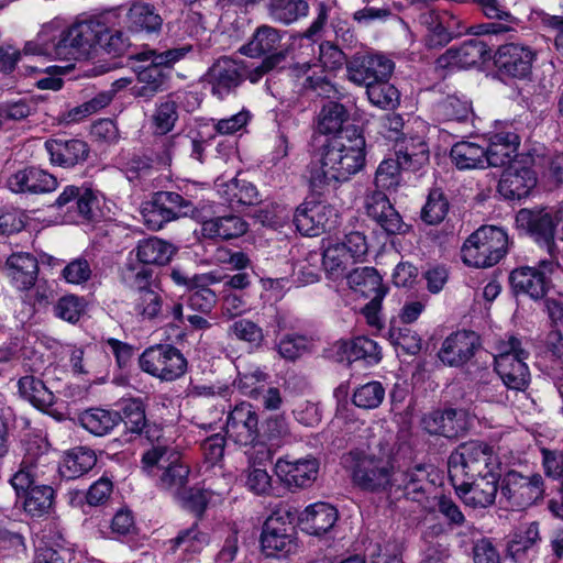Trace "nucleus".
Masks as SVG:
<instances>
[{
  "label": "nucleus",
  "mask_w": 563,
  "mask_h": 563,
  "mask_svg": "<svg viewBox=\"0 0 563 563\" xmlns=\"http://www.w3.org/2000/svg\"><path fill=\"white\" fill-rule=\"evenodd\" d=\"M365 140L353 131L341 132L329 139L320 148L319 166L311 169L310 185L319 194L336 188L358 173L365 163Z\"/></svg>",
  "instance_id": "nucleus-1"
},
{
  "label": "nucleus",
  "mask_w": 563,
  "mask_h": 563,
  "mask_svg": "<svg viewBox=\"0 0 563 563\" xmlns=\"http://www.w3.org/2000/svg\"><path fill=\"white\" fill-rule=\"evenodd\" d=\"M349 460L352 481L361 489L379 493L391 487L395 473L394 446L388 440H380L366 451H352Z\"/></svg>",
  "instance_id": "nucleus-2"
},
{
  "label": "nucleus",
  "mask_w": 563,
  "mask_h": 563,
  "mask_svg": "<svg viewBox=\"0 0 563 563\" xmlns=\"http://www.w3.org/2000/svg\"><path fill=\"white\" fill-rule=\"evenodd\" d=\"M57 31H54L55 45L51 52L56 58L76 60L90 57L97 51L101 36L107 32V25L99 19H89L76 22L70 26H63L60 20H53Z\"/></svg>",
  "instance_id": "nucleus-3"
},
{
  "label": "nucleus",
  "mask_w": 563,
  "mask_h": 563,
  "mask_svg": "<svg viewBox=\"0 0 563 563\" xmlns=\"http://www.w3.org/2000/svg\"><path fill=\"white\" fill-rule=\"evenodd\" d=\"M500 465L494 448L481 441L460 444L451 453L448 462L452 483L500 474Z\"/></svg>",
  "instance_id": "nucleus-4"
},
{
  "label": "nucleus",
  "mask_w": 563,
  "mask_h": 563,
  "mask_svg": "<svg viewBox=\"0 0 563 563\" xmlns=\"http://www.w3.org/2000/svg\"><path fill=\"white\" fill-rule=\"evenodd\" d=\"M142 463L147 474L155 478L159 489L175 497H183L190 470L179 460L174 449L161 443L153 445L143 454Z\"/></svg>",
  "instance_id": "nucleus-5"
},
{
  "label": "nucleus",
  "mask_w": 563,
  "mask_h": 563,
  "mask_svg": "<svg viewBox=\"0 0 563 563\" xmlns=\"http://www.w3.org/2000/svg\"><path fill=\"white\" fill-rule=\"evenodd\" d=\"M529 353L521 346V341L510 335L496 345L494 356L495 371L503 385L512 390H525L530 382V372L526 363Z\"/></svg>",
  "instance_id": "nucleus-6"
},
{
  "label": "nucleus",
  "mask_w": 563,
  "mask_h": 563,
  "mask_svg": "<svg viewBox=\"0 0 563 563\" xmlns=\"http://www.w3.org/2000/svg\"><path fill=\"white\" fill-rule=\"evenodd\" d=\"M507 245L508 236L503 229L482 227L465 241L462 258L468 266L490 267L505 256Z\"/></svg>",
  "instance_id": "nucleus-7"
},
{
  "label": "nucleus",
  "mask_w": 563,
  "mask_h": 563,
  "mask_svg": "<svg viewBox=\"0 0 563 563\" xmlns=\"http://www.w3.org/2000/svg\"><path fill=\"white\" fill-rule=\"evenodd\" d=\"M291 510L279 505L265 520L261 533V548L266 556L284 558L297 551V538Z\"/></svg>",
  "instance_id": "nucleus-8"
},
{
  "label": "nucleus",
  "mask_w": 563,
  "mask_h": 563,
  "mask_svg": "<svg viewBox=\"0 0 563 563\" xmlns=\"http://www.w3.org/2000/svg\"><path fill=\"white\" fill-rule=\"evenodd\" d=\"M195 212L192 202L174 191H157L152 199L142 203L141 214L144 224L153 231L166 223L188 217Z\"/></svg>",
  "instance_id": "nucleus-9"
},
{
  "label": "nucleus",
  "mask_w": 563,
  "mask_h": 563,
  "mask_svg": "<svg viewBox=\"0 0 563 563\" xmlns=\"http://www.w3.org/2000/svg\"><path fill=\"white\" fill-rule=\"evenodd\" d=\"M140 367L162 382H173L185 375L187 360L170 344H156L147 347L139 358Z\"/></svg>",
  "instance_id": "nucleus-10"
},
{
  "label": "nucleus",
  "mask_w": 563,
  "mask_h": 563,
  "mask_svg": "<svg viewBox=\"0 0 563 563\" xmlns=\"http://www.w3.org/2000/svg\"><path fill=\"white\" fill-rule=\"evenodd\" d=\"M244 76L245 67L242 62L222 56L208 68L201 82L210 89L212 96L222 100L236 90Z\"/></svg>",
  "instance_id": "nucleus-11"
},
{
  "label": "nucleus",
  "mask_w": 563,
  "mask_h": 563,
  "mask_svg": "<svg viewBox=\"0 0 563 563\" xmlns=\"http://www.w3.org/2000/svg\"><path fill=\"white\" fill-rule=\"evenodd\" d=\"M393 70V60L380 54L357 53L346 62V78L354 85L365 88L388 80Z\"/></svg>",
  "instance_id": "nucleus-12"
},
{
  "label": "nucleus",
  "mask_w": 563,
  "mask_h": 563,
  "mask_svg": "<svg viewBox=\"0 0 563 563\" xmlns=\"http://www.w3.org/2000/svg\"><path fill=\"white\" fill-rule=\"evenodd\" d=\"M563 260H541L537 267L523 266L510 274V283L517 292H522L533 299L543 298L550 287V276Z\"/></svg>",
  "instance_id": "nucleus-13"
},
{
  "label": "nucleus",
  "mask_w": 563,
  "mask_h": 563,
  "mask_svg": "<svg viewBox=\"0 0 563 563\" xmlns=\"http://www.w3.org/2000/svg\"><path fill=\"white\" fill-rule=\"evenodd\" d=\"M543 478L540 474L525 476L511 471L501 486V495L512 508L525 509L543 497Z\"/></svg>",
  "instance_id": "nucleus-14"
},
{
  "label": "nucleus",
  "mask_w": 563,
  "mask_h": 563,
  "mask_svg": "<svg viewBox=\"0 0 563 563\" xmlns=\"http://www.w3.org/2000/svg\"><path fill=\"white\" fill-rule=\"evenodd\" d=\"M466 33L463 21L449 11L430 10L424 14V47H444L453 38Z\"/></svg>",
  "instance_id": "nucleus-15"
},
{
  "label": "nucleus",
  "mask_w": 563,
  "mask_h": 563,
  "mask_svg": "<svg viewBox=\"0 0 563 563\" xmlns=\"http://www.w3.org/2000/svg\"><path fill=\"white\" fill-rule=\"evenodd\" d=\"M225 435L240 446L254 444L260 439L258 415L253 405L242 401L234 406L227 418Z\"/></svg>",
  "instance_id": "nucleus-16"
},
{
  "label": "nucleus",
  "mask_w": 563,
  "mask_h": 563,
  "mask_svg": "<svg viewBox=\"0 0 563 563\" xmlns=\"http://www.w3.org/2000/svg\"><path fill=\"white\" fill-rule=\"evenodd\" d=\"M335 219V209L320 201H305L294 214L296 229L308 236H316L330 230L334 225Z\"/></svg>",
  "instance_id": "nucleus-17"
},
{
  "label": "nucleus",
  "mask_w": 563,
  "mask_h": 563,
  "mask_svg": "<svg viewBox=\"0 0 563 563\" xmlns=\"http://www.w3.org/2000/svg\"><path fill=\"white\" fill-rule=\"evenodd\" d=\"M500 474L452 483L456 495L465 506L484 509L494 505Z\"/></svg>",
  "instance_id": "nucleus-18"
},
{
  "label": "nucleus",
  "mask_w": 563,
  "mask_h": 563,
  "mask_svg": "<svg viewBox=\"0 0 563 563\" xmlns=\"http://www.w3.org/2000/svg\"><path fill=\"white\" fill-rule=\"evenodd\" d=\"M534 59V51L519 43L500 45L494 56L498 70L514 78H526L531 73Z\"/></svg>",
  "instance_id": "nucleus-19"
},
{
  "label": "nucleus",
  "mask_w": 563,
  "mask_h": 563,
  "mask_svg": "<svg viewBox=\"0 0 563 563\" xmlns=\"http://www.w3.org/2000/svg\"><path fill=\"white\" fill-rule=\"evenodd\" d=\"M318 471L319 462L314 457H279L275 463V474L290 489L310 486L317 479Z\"/></svg>",
  "instance_id": "nucleus-20"
},
{
  "label": "nucleus",
  "mask_w": 563,
  "mask_h": 563,
  "mask_svg": "<svg viewBox=\"0 0 563 563\" xmlns=\"http://www.w3.org/2000/svg\"><path fill=\"white\" fill-rule=\"evenodd\" d=\"M8 188L15 194L42 195L58 187L57 178L38 167L30 166L12 174L7 180Z\"/></svg>",
  "instance_id": "nucleus-21"
},
{
  "label": "nucleus",
  "mask_w": 563,
  "mask_h": 563,
  "mask_svg": "<svg viewBox=\"0 0 563 563\" xmlns=\"http://www.w3.org/2000/svg\"><path fill=\"white\" fill-rule=\"evenodd\" d=\"M478 336L473 331H457L449 335L438 353L440 361L449 366H462L475 354Z\"/></svg>",
  "instance_id": "nucleus-22"
},
{
  "label": "nucleus",
  "mask_w": 563,
  "mask_h": 563,
  "mask_svg": "<svg viewBox=\"0 0 563 563\" xmlns=\"http://www.w3.org/2000/svg\"><path fill=\"white\" fill-rule=\"evenodd\" d=\"M45 150L52 164L70 168L87 161L88 144L79 139H51L45 142Z\"/></svg>",
  "instance_id": "nucleus-23"
},
{
  "label": "nucleus",
  "mask_w": 563,
  "mask_h": 563,
  "mask_svg": "<svg viewBox=\"0 0 563 563\" xmlns=\"http://www.w3.org/2000/svg\"><path fill=\"white\" fill-rule=\"evenodd\" d=\"M365 206L367 214L387 233L397 234L402 232L405 224L401 217L382 190H376L368 195Z\"/></svg>",
  "instance_id": "nucleus-24"
},
{
  "label": "nucleus",
  "mask_w": 563,
  "mask_h": 563,
  "mask_svg": "<svg viewBox=\"0 0 563 563\" xmlns=\"http://www.w3.org/2000/svg\"><path fill=\"white\" fill-rule=\"evenodd\" d=\"M536 184L537 178L533 170L528 167L510 165L501 175L498 191L506 199H521L529 195Z\"/></svg>",
  "instance_id": "nucleus-25"
},
{
  "label": "nucleus",
  "mask_w": 563,
  "mask_h": 563,
  "mask_svg": "<svg viewBox=\"0 0 563 563\" xmlns=\"http://www.w3.org/2000/svg\"><path fill=\"white\" fill-rule=\"evenodd\" d=\"M75 201L78 214L85 220H92L99 209L100 194L90 187L66 186L56 198L54 206L63 208Z\"/></svg>",
  "instance_id": "nucleus-26"
},
{
  "label": "nucleus",
  "mask_w": 563,
  "mask_h": 563,
  "mask_svg": "<svg viewBox=\"0 0 563 563\" xmlns=\"http://www.w3.org/2000/svg\"><path fill=\"white\" fill-rule=\"evenodd\" d=\"M520 144L519 136L512 131H501L489 136V144L485 147L487 166L504 167L517 156Z\"/></svg>",
  "instance_id": "nucleus-27"
},
{
  "label": "nucleus",
  "mask_w": 563,
  "mask_h": 563,
  "mask_svg": "<svg viewBox=\"0 0 563 563\" xmlns=\"http://www.w3.org/2000/svg\"><path fill=\"white\" fill-rule=\"evenodd\" d=\"M5 269L13 285L18 289L26 290L35 284L38 264L30 253H13L5 262Z\"/></svg>",
  "instance_id": "nucleus-28"
},
{
  "label": "nucleus",
  "mask_w": 563,
  "mask_h": 563,
  "mask_svg": "<svg viewBox=\"0 0 563 563\" xmlns=\"http://www.w3.org/2000/svg\"><path fill=\"white\" fill-rule=\"evenodd\" d=\"M299 520L303 531L321 536L333 528L338 520V511L327 503H316L300 514Z\"/></svg>",
  "instance_id": "nucleus-29"
},
{
  "label": "nucleus",
  "mask_w": 563,
  "mask_h": 563,
  "mask_svg": "<svg viewBox=\"0 0 563 563\" xmlns=\"http://www.w3.org/2000/svg\"><path fill=\"white\" fill-rule=\"evenodd\" d=\"M177 249L172 243L156 236L139 241L132 253L137 261L145 265L164 266L176 254Z\"/></svg>",
  "instance_id": "nucleus-30"
},
{
  "label": "nucleus",
  "mask_w": 563,
  "mask_h": 563,
  "mask_svg": "<svg viewBox=\"0 0 563 563\" xmlns=\"http://www.w3.org/2000/svg\"><path fill=\"white\" fill-rule=\"evenodd\" d=\"M424 429L431 434L456 438L466 430L465 415L461 410L437 411L424 420Z\"/></svg>",
  "instance_id": "nucleus-31"
},
{
  "label": "nucleus",
  "mask_w": 563,
  "mask_h": 563,
  "mask_svg": "<svg viewBox=\"0 0 563 563\" xmlns=\"http://www.w3.org/2000/svg\"><path fill=\"white\" fill-rule=\"evenodd\" d=\"M97 463L91 449L77 446L65 453L58 467L59 474L66 479H76L87 474Z\"/></svg>",
  "instance_id": "nucleus-32"
},
{
  "label": "nucleus",
  "mask_w": 563,
  "mask_h": 563,
  "mask_svg": "<svg viewBox=\"0 0 563 563\" xmlns=\"http://www.w3.org/2000/svg\"><path fill=\"white\" fill-rule=\"evenodd\" d=\"M346 282L350 289L364 297L372 298L377 292L387 294V288L382 284V277L374 267H357L346 274Z\"/></svg>",
  "instance_id": "nucleus-33"
},
{
  "label": "nucleus",
  "mask_w": 563,
  "mask_h": 563,
  "mask_svg": "<svg viewBox=\"0 0 563 563\" xmlns=\"http://www.w3.org/2000/svg\"><path fill=\"white\" fill-rule=\"evenodd\" d=\"M218 191L221 197L232 207L252 206L260 201L256 187L244 179L232 178L230 181L218 180Z\"/></svg>",
  "instance_id": "nucleus-34"
},
{
  "label": "nucleus",
  "mask_w": 563,
  "mask_h": 563,
  "mask_svg": "<svg viewBox=\"0 0 563 563\" xmlns=\"http://www.w3.org/2000/svg\"><path fill=\"white\" fill-rule=\"evenodd\" d=\"M202 234L209 239L231 240L247 231V223L240 217L229 214L202 222Z\"/></svg>",
  "instance_id": "nucleus-35"
},
{
  "label": "nucleus",
  "mask_w": 563,
  "mask_h": 563,
  "mask_svg": "<svg viewBox=\"0 0 563 563\" xmlns=\"http://www.w3.org/2000/svg\"><path fill=\"white\" fill-rule=\"evenodd\" d=\"M486 154L484 146L470 141L456 142L450 152L453 164L461 170L488 167Z\"/></svg>",
  "instance_id": "nucleus-36"
},
{
  "label": "nucleus",
  "mask_w": 563,
  "mask_h": 563,
  "mask_svg": "<svg viewBox=\"0 0 563 563\" xmlns=\"http://www.w3.org/2000/svg\"><path fill=\"white\" fill-rule=\"evenodd\" d=\"M269 18L284 25H290L309 13L306 0H269L267 4Z\"/></svg>",
  "instance_id": "nucleus-37"
},
{
  "label": "nucleus",
  "mask_w": 563,
  "mask_h": 563,
  "mask_svg": "<svg viewBox=\"0 0 563 563\" xmlns=\"http://www.w3.org/2000/svg\"><path fill=\"white\" fill-rule=\"evenodd\" d=\"M355 264L353 255L338 243L330 244L322 254V265L329 278L336 280L346 277L347 269Z\"/></svg>",
  "instance_id": "nucleus-38"
},
{
  "label": "nucleus",
  "mask_w": 563,
  "mask_h": 563,
  "mask_svg": "<svg viewBox=\"0 0 563 563\" xmlns=\"http://www.w3.org/2000/svg\"><path fill=\"white\" fill-rule=\"evenodd\" d=\"M282 41L280 32L269 25H261L254 32L252 40L240 48V52L251 57H257L276 49Z\"/></svg>",
  "instance_id": "nucleus-39"
},
{
  "label": "nucleus",
  "mask_w": 563,
  "mask_h": 563,
  "mask_svg": "<svg viewBox=\"0 0 563 563\" xmlns=\"http://www.w3.org/2000/svg\"><path fill=\"white\" fill-rule=\"evenodd\" d=\"M79 421L90 433L101 437L109 433L121 421V416L117 411L92 408L82 412Z\"/></svg>",
  "instance_id": "nucleus-40"
},
{
  "label": "nucleus",
  "mask_w": 563,
  "mask_h": 563,
  "mask_svg": "<svg viewBox=\"0 0 563 563\" xmlns=\"http://www.w3.org/2000/svg\"><path fill=\"white\" fill-rule=\"evenodd\" d=\"M23 508L32 517L48 515L55 504V490L49 485H36L23 496Z\"/></svg>",
  "instance_id": "nucleus-41"
},
{
  "label": "nucleus",
  "mask_w": 563,
  "mask_h": 563,
  "mask_svg": "<svg viewBox=\"0 0 563 563\" xmlns=\"http://www.w3.org/2000/svg\"><path fill=\"white\" fill-rule=\"evenodd\" d=\"M18 387L21 397L41 410H46L55 401L54 394L41 379L34 376L21 377L18 382Z\"/></svg>",
  "instance_id": "nucleus-42"
},
{
  "label": "nucleus",
  "mask_w": 563,
  "mask_h": 563,
  "mask_svg": "<svg viewBox=\"0 0 563 563\" xmlns=\"http://www.w3.org/2000/svg\"><path fill=\"white\" fill-rule=\"evenodd\" d=\"M343 347L351 361H363L366 365L373 366L382 360L380 346L367 336H356L349 342H344Z\"/></svg>",
  "instance_id": "nucleus-43"
},
{
  "label": "nucleus",
  "mask_w": 563,
  "mask_h": 563,
  "mask_svg": "<svg viewBox=\"0 0 563 563\" xmlns=\"http://www.w3.org/2000/svg\"><path fill=\"white\" fill-rule=\"evenodd\" d=\"M130 29L133 31L156 32L163 24V19L155 8L148 3H135L128 13Z\"/></svg>",
  "instance_id": "nucleus-44"
},
{
  "label": "nucleus",
  "mask_w": 563,
  "mask_h": 563,
  "mask_svg": "<svg viewBox=\"0 0 563 563\" xmlns=\"http://www.w3.org/2000/svg\"><path fill=\"white\" fill-rule=\"evenodd\" d=\"M132 307L134 313L143 321H152L162 312L163 297L155 288L143 289L134 292Z\"/></svg>",
  "instance_id": "nucleus-45"
},
{
  "label": "nucleus",
  "mask_w": 563,
  "mask_h": 563,
  "mask_svg": "<svg viewBox=\"0 0 563 563\" xmlns=\"http://www.w3.org/2000/svg\"><path fill=\"white\" fill-rule=\"evenodd\" d=\"M37 478L38 464L33 457L26 456L11 476L10 484L15 490L16 496L21 497L36 486Z\"/></svg>",
  "instance_id": "nucleus-46"
},
{
  "label": "nucleus",
  "mask_w": 563,
  "mask_h": 563,
  "mask_svg": "<svg viewBox=\"0 0 563 563\" xmlns=\"http://www.w3.org/2000/svg\"><path fill=\"white\" fill-rule=\"evenodd\" d=\"M121 421L132 433H145L148 435L150 429L145 417L144 405L141 399H126L121 407Z\"/></svg>",
  "instance_id": "nucleus-47"
},
{
  "label": "nucleus",
  "mask_w": 563,
  "mask_h": 563,
  "mask_svg": "<svg viewBox=\"0 0 563 563\" xmlns=\"http://www.w3.org/2000/svg\"><path fill=\"white\" fill-rule=\"evenodd\" d=\"M457 68L475 66L489 57L487 45L478 40H470L459 47H452Z\"/></svg>",
  "instance_id": "nucleus-48"
},
{
  "label": "nucleus",
  "mask_w": 563,
  "mask_h": 563,
  "mask_svg": "<svg viewBox=\"0 0 563 563\" xmlns=\"http://www.w3.org/2000/svg\"><path fill=\"white\" fill-rule=\"evenodd\" d=\"M349 113L343 104L335 101L327 102L319 113V130L323 134L341 133L343 123L347 120Z\"/></svg>",
  "instance_id": "nucleus-49"
},
{
  "label": "nucleus",
  "mask_w": 563,
  "mask_h": 563,
  "mask_svg": "<svg viewBox=\"0 0 563 563\" xmlns=\"http://www.w3.org/2000/svg\"><path fill=\"white\" fill-rule=\"evenodd\" d=\"M214 282V277L206 275L203 282L190 289L191 294L188 298L189 308L201 313H209L212 310L217 303L218 297L216 292L209 288V285Z\"/></svg>",
  "instance_id": "nucleus-50"
},
{
  "label": "nucleus",
  "mask_w": 563,
  "mask_h": 563,
  "mask_svg": "<svg viewBox=\"0 0 563 563\" xmlns=\"http://www.w3.org/2000/svg\"><path fill=\"white\" fill-rule=\"evenodd\" d=\"M366 93L371 103L382 109H395L399 103V91L388 80L368 86Z\"/></svg>",
  "instance_id": "nucleus-51"
},
{
  "label": "nucleus",
  "mask_w": 563,
  "mask_h": 563,
  "mask_svg": "<svg viewBox=\"0 0 563 563\" xmlns=\"http://www.w3.org/2000/svg\"><path fill=\"white\" fill-rule=\"evenodd\" d=\"M228 332L236 340L246 342L253 349H258L264 341L263 329L250 319L235 320L230 324Z\"/></svg>",
  "instance_id": "nucleus-52"
},
{
  "label": "nucleus",
  "mask_w": 563,
  "mask_h": 563,
  "mask_svg": "<svg viewBox=\"0 0 563 563\" xmlns=\"http://www.w3.org/2000/svg\"><path fill=\"white\" fill-rule=\"evenodd\" d=\"M385 398V388L380 382H368L357 387L352 397L356 407L363 409H375L380 406Z\"/></svg>",
  "instance_id": "nucleus-53"
},
{
  "label": "nucleus",
  "mask_w": 563,
  "mask_h": 563,
  "mask_svg": "<svg viewBox=\"0 0 563 563\" xmlns=\"http://www.w3.org/2000/svg\"><path fill=\"white\" fill-rule=\"evenodd\" d=\"M191 52L192 45L190 44L174 47L162 53H157L154 49H145L136 55V59L156 63V65H162L163 67H170L177 62L184 59Z\"/></svg>",
  "instance_id": "nucleus-54"
},
{
  "label": "nucleus",
  "mask_w": 563,
  "mask_h": 563,
  "mask_svg": "<svg viewBox=\"0 0 563 563\" xmlns=\"http://www.w3.org/2000/svg\"><path fill=\"white\" fill-rule=\"evenodd\" d=\"M245 487L258 496H268L274 487L272 476L265 467L246 466L243 471Z\"/></svg>",
  "instance_id": "nucleus-55"
},
{
  "label": "nucleus",
  "mask_w": 563,
  "mask_h": 563,
  "mask_svg": "<svg viewBox=\"0 0 563 563\" xmlns=\"http://www.w3.org/2000/svg\"><path fill=\"white\" fill-rule=\"evenodd\" d=\"M448 211L449 201L443 191L439 188L431 189L424 203V223H441L446 217Z\"/></svg>",
  "instance_id": "nucleus-56"
},
{
  "label": "nucleus",
  "mask_w": 563,
  "mask_h": 563,
  "mask_svg": "<svg viewBox=\"0 0 563 563\" xmlns=\"http://www.w3.org/2000/svg\"><path fill=\"white\" fill-rule=\"evenodd\" d=\"M85 308L86 305L82 298L75 295H66L57 300L53 311L55 317L69 323H76L85 312Z\"/></svg>",
  "instance_id": "nucleus-57"
},
{
  "label": "nucleus",
  "mask_w": 563,
  "mask_h": 563,
  "mask_svg": "<svg viewBox=\"0 0 563 563\" xmlns=\"http://www.w3.org/2000/svg\"><path fill=\"white\" fill-rule=\"evenodd\" d=\"M170 542L174 549L181 548L185 552L197 553L209 543V537L195 523L189 529L180 531Z\"/></svg>",
  "instance_id": "nucleus-58"
},
{
  "label": "nucleus",
  "mask_w": 563,
  "mask_h": 563,
  "mask_svg": "<svg viewBox=\"0 0 563 563\" xmlns=\"http://www.w3.org/2000/svg\"><path fill=\"white\" fill-rule=\"evenodd\" d=\"M177 120V104L173 100L159 103L152 115L154 131L156 134L162 135L172 131Z\"/></svg>",
  "instance_id": "nucleus-59"
},
{
  "label": "nucleus",
  "mask_w": 563,
  "mask_h": 563,
  "mask_svg": "<svg viewBox=\"0 0 563 563\" xmlns=\"http://www.w3.org/2000/svg\"><path fill=\"white\" fill-rule=\"evenodd\" d=\"M54 31H57L56 23H46L37 35L36 42H27L24 45L25 55H44L56 58L55 53L51 52V46L55 45Z\"/></svg>",
  "instance_id": "nucleus-60"
},
{
  "label": "nucleus",
  "mask_w": 563,
  "mask_h": 563,
  "mask_svg": "<svg viewBox=\"0 0 563 563\" xmlns=\"http://www.w3.org/2000/svg\"><path fill=\"white\" fill-rule=\"evenodd\" d=\"M113 99V91H102L97 93L89 101L84 102L82 104L73 108L68 114L67 119L71 122H77L82 120L84 118L91 115L101 109L106 108L110 104Z\"/></svg>",
  "instance_id": "nucleus-61"
},
{
  "label": "nucleus",
  "mask_w": 563,
  "mask_h": 563,
  "mask_svg": "<svg viewBox=\"0 0 563 563\" xmlns=\"http://www.w3.org/2000/svg\"><path fill=\"white\" fill-rule=\"evenodd\" d=\"M400 181L399 164L394 159H384L375 174V185L378 189L390 190L395 189Z\"/></svg>",
  "instance_id": "nucleus-62"
},
{
  "label": "nucleus",
  "mask_w": 563,
  "mask_h": 563,
  "mask_svg": "<svg viewBox=\"0 0 563 563\" xmlns=\"http://www.w3.org/2000/svg\"><path fill=\"white\" fill-rule=\"evenodd\" d=\"M429 504L446 519L448 526H462L465 522V516L451 498L444 495L435 496Z\"/></svg>",
  "instance_id": "nucleus-63"
},
{
  "label": "nucleus",
  "mask_w": 563,
  "mask_h": 563,
  "mask_svg": "<svg viewBox=\"0 0 563 563\" xmlns=\"http://www.w3.org/2000/svg\"><path fill=\"white\" fill-rule=\"evenodd\" d=\"M266 379L267 374L258 367H255L246 372L239 373L234 384L245 396L257 398L260 391L258 385L265 383Z\"/></svg>",
  "instance_id": "nucleus-64"
}]
</instances>
